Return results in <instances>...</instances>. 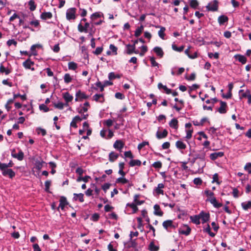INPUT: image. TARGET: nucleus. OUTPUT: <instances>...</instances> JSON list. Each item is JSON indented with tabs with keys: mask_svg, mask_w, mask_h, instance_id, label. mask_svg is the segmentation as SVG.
<instances>
[{
	"mask_svg": "<svg viewBox=\"0 0 251 251\" xmlns=\"http://www.w3.org/2000/svg\"><path fill=\"white\" fill-rule=\"evenodd\" d=\"M126 206L129 207L131 208L133 210V212H132L133 213H136L138 210V208L137 207V205H136V204L134 202L127 203L126 204Z\"/></svg>",
	"mask_w": 251,
	"mask_h": 251,
	"instance_id": "35",
	"label": "nucleus"
},
{
	"mask_svg": "<svg viewBox=\"0 0 251 251\" xmlns=\"http://www.w3.org/2000/svg\"><path fill=\"white\" fill-rule=\"evenodd\" d=\"M63 98L66 102V105H68L67 103L71 101L73 99V97L72 95H71L68 92L63 93Z\"/></svg>",
	"mask_w": 251,
	"mask_h": 251,
	"instance_id": "26",
	"label": "nucleus"
},
{
	"mask_svg": "<svg viewBox=\"0 0 251 251\" xmlns=\"http://www.w3.org/2000/svg\"><path fill=\"white\" fill-rule=\"evenodd\" d=\"M28 4L29 6V8L30 11H33L36 9V4L33 0H30L28 2Z\"/></svg>",
	"mask_w": 251,
	"mask_h": 251,
	"instance_id": "42",
	"label": "nucleus"
},
{
	"mask_svg": "<svg viewBox=\"0 0 251 251\" xmlns=\"http://www.w3.org/2000/svg\"><path fill=\"white\" fill-rule=\"evenodd\" d=\"M220 106L218 109L217 111L221 114H225L226 112V108L227 107L226 102L220 100Z\"/></svg>",
	"mask_w": 251,
	"mask_h": 251,
	"instance_id": "9",
	"label": "nucleus"
},
{
	"mask_svg": "<svg viewBox=\"0 0 251 251\" xmlns=\"http://www.w3.org/2000/svg\"><path fill=\"white\" fill-rule=\"evenodd\" d=\"M115 97L116 99L119 100H123L125 98V95L120 92H117L115 93Z\"/></svg>",
	"mask_w": 251,
	"mask_h": 251,
	"instance_id": "60",
	"label": "nucleus"
},
{
	"mask_svg": "<svg viewBox=\"0 0 251 251\" xmlns=\"http://www.w3.org/2000/svg\"><path fill=\"white\" fill-rule=\"evenodd\" d=\"M75 97H78L79 99L82 100L88 99L89 96L86 95L84 93L82 92L81 90H79L75 94Z\"/></svg>",
	"mask_w": 251,
	"mask_h": 251,
	"instance_id": "29",
	"label": "nucleus"
},
{
	"mask_svg": "<svg viewBox=\"0 0 251 251\" xmlns=\"http://www.w3.org/2000/svg\"><path fill=\"white\" fill-rule=\"evenodd\" d=\"M169 126L175 129H177L178 128V122L176 118H173L169 123Z\"/></svg>",
	"mask_w": 251,
	"mask_h": 251,
	"instance_id": "17",
	"label": "nucleus"
},
{
	"mask_svg": "<svg viewBox=\"0 0 251 251\" xmlns=\"http://www.w3.org/2000/svg\"><path fill=\"white\" fill-rule=\"evenodd\" d=\"M163 227L167 230L168 228H175L176 226L173 225V222L171 220H168L163 222L162 224Z\"/></svg>",
	"mask_w": 251,
	"mask_h": 251,
	"instance_id": "8",
	"label": "nucleus"
},
{
	"mask_svg": "<svg viewBox=\"0 0 251 251\" xmlns=\"http://www.w3.org/2000/svg\"><path fill=\"white\" fill-rule=\"evenodd\" d=\"M90 178H91V177L89 176H85L84 177H82V176H79L76 179V181L80 182L81 181H83L86 183V182H88L89 179Z\"/></svg>",
	"mask_w": 251,
	"mask_h": 251,
	"instance_id": "39",
	"label": "nucleus"
},
{
	"mask_svg": "<svg viewBox=\"0 0 251 251\" xmlns=\"http://www.w3.org/2000/svg\"><path fill=\"white\" fill-rule=\"evenodd\" d=\"M141 163V161L139 160L132 159L129 161V165L130 167H134L135 166H140Z\"/></svg>",
	"mask_w": 251,
	"mask_h": 251,
	"instance_id": "37",
	"label": "nucleus"
},
{
	"mask_svg": "<svg viewBox=\"0 0 251 251\" xmlns=\"http://www.w3.org/2000/svg\"><path fill=\"white\" fill-rule=\"evenodd\" d=\"M93 100L96 102H99L101 103H103L105 101L103 94H98L94 95L93 97Z\"/></svg>",
	"mask_w": 251,
	"mask_h": 251,
	"instance_id": "10",
	"label": "nucleus"
},
{
	"mask_svg": "<svg viewBox=\"0 0 251 251\" xmlns=\"http://www.w3.org/2000/svg\"><path fill=\"white\" fill-rule=\"evenodd\" d=\"M184 227L185 228V229H182L181 228L179 229L178 232L179 234H183L186 236H188L190 234L191 229V228L187 225H184Z\"/></svg>",
	"mask_w": 251,
	"mask_h": 251,
	"instance_id": "11",
	"label": "nucleus"
},
{
	"mask_svg": "<svg viewBox=\"0 0 251 251\" xmlns=\"http://www.w3.org/2000/svg\"><path fill=\"white\" fill-rule=\"evenodd\" d=\"M168 131L166 129H164L162 132H160L159 131H157L156 133V136L157 139H160L166 137L168 135Z\"/></svg>",
	"mask_w": 251,
	"mask_h": 251,
	"instance_id": "16",
	"label": "nucleus"
},
{
	"mask_svg": "<svg viewBox=\"0 0 251 251\" xmlns=\"http://www.w3.org/2000/svg\"><path fill=\"white\" fill-rule=\"evenodd\" d=\"M154 214L159 216H162L163 212L161 211L160 207L159 205L155 204L154 205Z\"/></svg>",
	"mask_w": 251,
	"mask_h": 251,
	"instance_id": "24",
	"label": "nucleus"
},
{
	"mask_svg": "<svg viewBox=\"0 0 251 251\" xmlns=\"http://www.w3.org/2000/svg\"><path fill=\"white\" fill-rule=\"evenodd\" d=\"M153 50L159 57L162 58L163 56L164 52L160 47H155L153 48Z\"/></svg>",
	"mask_w": 251,
	"mask_h": 251,
	"instance_id": "28",
	"label": "nucleus"
},
{
	"mask_svg": "<svg viewBox=\"0 0 251 251\" xmlns=\"http://www.w3.org/2000/svg\"><path fill=\"white\" fill-rule=\"evenodd\" d=\"M6 44L8 46H10L12 45H14L15 46H16L17 42L14 39H10L7 41Z\"/></svg>",
	"mask_w": 251,
	"mask_h": 251,
	"instance_id": "63",
	"label": "nucleus"
},
{
	"mask_svg": "<svg viewBox=\"0 0 251 251\" xmlns=\"http://www.w3.org/2000/svg\"><path fill=\"white\" fill-rule=\"evenodd\" d=\"M234 58L242 64H245L247 62L246 57L241 54H236L234 55Z\"/></svg>",
	"mask_w": 251,
	"mask_h": 251,
	"instance_id": "22",
	"label": "nucleus"
},
{
	"mask_svg": "<svg viewBox=\"0 0 251 251\" xmlns=\"http://www.w3.org/2000/svg\"><path fill=\"white\" fill-rule=\"evenodd\" d=\"M53 105L56 108L61 110L63 109L65 104L62 102L59 101L57 103L53 102Z\"/></svg>",
	"mask_w": 251,
	"mask_h": 251,
	"instance_id": "51",
	"label": "nucleus"
},
{
	"mask_svg": "<svg viewBox=\"0 0 251 251\" xmlns=\"http://www.w3.org/2000/svg\"><path fill=\"white\" fill-rule=\"evenodd\" d=\"M73 200L74 201H78L80 202H83L84 201V194L82 193H74V194Z\"/></svg>",
	"mask_w": 251,
	"mask_h": 251,
	"instance_id": "14",
	"label": "nucleus"
},
{
	"mask_svg": "<svg viewBox=\"0 0 251 251\" xmlns=\"http://www.w3.org/2000/svg\"><path fill=\"white\" fill-rule=\"evenodd\" d=\"M39 108L40 110H43L45 112H48L50 110L49 108H48L45 104H40Z\"/></svg>",
	"mask_w": 251,
	"mask_h": 251,
	"instance_id": "57",
	"label": "nucleus"
},
{
	"mask_svg": "<svg viewBox=\"0 0 251 251\" xmlns=\"http://www.w3.org/2000/svg\"><path fill=\"white\" fill-rule=\"evenodd\" d=\"M109 49L113 52L114 55L117 54V48L113 44H110Z\"/></svg>",
	"mask_w": 251,
	"mask_h": 251,
	"instance_id": "61",
	"label": "nucleus"
},
{
	"mask_svg": "<svg viewBox=\"0 0 251 251\" xmlns=\"http://www.w3.org/2000/svg\"><path fill=\"white\" fill-rule=\"evenodd\" d=\"M51 185L50 180H47L45 182V190L48 193H50V187Z\"/></svg>",
	"mask_w": 251,
	"mask_h": 251,
	"instance_id": "54",
	"label": "nucleus"
},
{
	"mask_svg": "<svg viewBox=\"0 0 251 251\" xmlns=\"http://www.w3.org/2000/svg\"><path fill=\"white\" fill-rule=\"evenodd\" d=\"M190 5L191 7L196 9L199 5V2L197 0H191L190 1Z\"/></svg>",
	"mask_w": 251,
	"mask_h": 251,
	"instance_id": "50",
	"label": "nucleus"
},
{
	"mask_svg": "<svg viewBox=\"0 0 251 251\" xmlns=\"http://www.w3.org/2000/svg\"><path fill=\"white\" fill-rule=\"evenodd\" d=\"M52 17V14L50 12H43L40 15V18L43 20L50 19Z\"/></svg>",
	"mask_w": 251,
	"mask_h": 251,
	"instance_id": "21",
	"label": "nucleus"
},
{
	"mask_svg": "<svg viewBox=\"0 0 251 251\" xmlns=\"http://www.w3.org/2000/svg\"><path fill=\"white\" fill-rule=\"evenodd\" d=\"M124 146V143L121 140H117L113 145V147L118 150H121Z\"/></svg>",
	"mask_w": 251,
	"mask_h": 251,
	"instance_id": "15",
	"label": "nucleus"
},
{
	"mask_svg": "<svg viewBox=\"0 0 251 251\" xmlns=\"http://www.w3.org/2000/svg\"><path fill=\"white\" fill-rule=\"evenodd\" d=\"M190 219L191 221L196 225H200V217L199 216V215H196L195 216H190Z\"/></svg>",
	"mask_w": 251,
	"mask_h": 251,
	"instance_id": "32",
	"label": "nucleus"
},
{
	"mask_svg": "<svg viewBox=\"0 0 251 251\" xmlns=\"http://www.w3.org/2000/svg\"><path fill=\"white\" fill-rule=\"evenodd\" d=\"M64 82L69 83L72 80V78L69 74H66L64 76Z\"/></svg>",
	"mask_w": 251,
	"mask_h": 251,
	"instance_id": "52",
	"label": "nucleus"
},
{
	"mask_svg": "<svg viewBox=\"0 0 251 251\" xmlns=\"http://www.w3.org/2000/svg\"><path fill=\"white\" fill-rule=\"evenodd\" d=\"M158 88L159 89H163L167 94L172 93V90L167 88L166 85H163L161 83L158 84Z\"/></svg>",
	"mask_w": 251,
	"mask_h": 251,
	"instance_id": "33",
	"label": "nucleus"
},
{
	"mask_svg": "<svg viewBox=\"0 0 251 251\" xmlns=\"http://www.w3.org/2000/svg\"><path fill=\"white\" fill-rule=\"evenodd\" d=\"M176 146L179 150H185L186 148V144L179 140L176 142Z\"/></svg>",
	"mask_w": 251,
	"mask_h": 251,
	"instance_id": "31",
	"label": "nucleus"
},
{
	"mask_svg": "<svg viewBox=\"0 0 251 251\" xmlns=\"http://www.w3.org/2000/svg\"><path fill=\"white\" fill-rule=\"evenodd\" d=\"M224 155V152L222 151L212 153L210 155V158L212 160H215L219 157H222Z\"/></svg>",
	"mask_w": 251,
	"mask_h": 251,
	"instance_id": "13",
	"label": "nucleus"
},
{
	"mask_svg": "<svg viewBox=\"0 0 251 251\" xmlns=\"http://www.w3.org/2000/svg\"><path fill=\"white\" fill-rule=\"evenodd\" d=\"M199 215L200 217V219H201L202 220V224H204L209 221L210 219V214L209 213H206L203 211H201Z\"/></svg>",
	"mask_w": 251,
	"mask_h": 251,
	"instance_id": "5",
	"label": "nucleus"
},
{
	"mask_svg": "<svg viewBox=\"0 0 251 251\" xmlns=\"http://www.w3.org/2000/svg\"><path fill=\"white\" fill-rule=\"evenodd\" d=\"M119 155L118 153L114 151H111L109 153L108 155V159L110 162H113L117 159Z\"/></svg>",
	"mask_w": 251,
	"mask_h": 251,
	"instance_id": "18",
	"label": "nucleus"
},
{
	"mask_svg": "<svg viewBox=\"0 0 251 251\" xmlns=\"http://www.w3.org/2000/svg\"><path fill=\"white\" fill-rule=\"evenodd\" d=\"M208 11H216L218 9V1L217 0H214L212 2L209 3L206 6Z\"/></svg>",
	"mask_w": 251,
	"mask_h": 251,
	"instance_id": "3",
	"label": "nucleus"
},
{
	"mask_svg": "<svg viewBox=\"0 0 251 251\" xmlns=\"http://www.w3.org/2000/svg\"><path fill=\"white\" fill-rule=\"evenodd\" d=\"M159 247L154 245L153 242H151L150 243L149 249L151 251H158L159 250Z\"/></svg>",
	"mask_w": 251,
	"mask_h": 251,
	"instance_id": "43",
	"label": "nucleus"
},
{
	"mask_svg": "<svg viewBox=\"0 0 251 251\" xmlns=\"http://www.w3.org/2000/svg\"><path fill=\"white\" fill-rule=\"evenodd\" d=\"M77 68V64L74 62H70L68 63V68L69 70H75Z\"/></svg>",
	"mask_w": 251,
	"mask_h": 251,
	"instance_id": "46",
	"label": "nucleus"
},
{
	"mask_svg": "<svg viewBox=\"0 0 251 251\" xmlns=\"http://www.w3.org/2000/svg\"><path fill=\"white\" fill-rule=\"evenodd\" d=\"M203 231L207 233L211 237H214L216 234L211 231V228L209 225H207V227L203 229Z\"/></svg>",
	"mask_w": 251,
	"mask_h": 251,
	"instance_id": "44",
	"label": "nucleus"
},
{
	"mask_svg": "<svg viewBox=\"0 0 251 251\" xmlns=\"http://www.w3.org/2000/svg\"><path fill=\"white\" fill-rule=\"evenodd\" d=\"M103 50V47H97L96 49V50L93 51V53L96 55H99L100 54Z\"/></svg>",
	"mask_w": 251,
	"mask_h": 251,
	"instance_id": "64",
	"label": "nucleus"
},
{
	"mask_svg": "<svg viewBox=\"0 0 251 251\" xmlns=\"http://www.w3.org/2000/svg\"><path fill=\"white\" fill-rule=\"evenodd\" d=\"M156 28H160V30L158 31V34L159 36L162 39H164L165 37V31L166 30L165 27L163 26H160L159 25H155Z\"/></svg>",
	"mask_w": 251,
	"mask_h": 251,
	"instance_id": "25",
	"label": "nucleus"
},
{
	"mask_svg": "<svg viewBox=\"0 0 251 251\" xmlns=\"http://www.w3.org/2000/svg\"><path fill=\"white\" fill-rule=\"evenodd\" d=\"M152 166L155 169H160L162 167V164L161 162H160V161H158L154 162L152 164Z\"/></svg>",
	"mask_w": 251,
	"mask_h": 251,
	"instance_id": "55",
	"label": "nucleus"
},
{
	"mask_svg": "<svg viewBox=\"0 0 251 251\" xmlns=\"http://www.w3.org/2000/svg\"><path fill=\"white\" fill-rule=\"evenodd\" d=\"M90 25V23L85 22L84 25L83 26L82 23H80L77 26V29L80 32H88V28Z\"/></svg>",
	"mask_w": 251,
	"mask_h": 251,
	"instance_id": "4",
	"label": "nucleus"
},
{
	"mask_svg": "<svg viewBox=\"0 0 251 251\" xmlns=\"http://www.w3.org/2000/svg\"><path fill=\"white\" fill-rule=\"evenodd\" d=\"M206 201H209L215 208H220L223 206L222 203L218 202L215 197H213L212 198H209L206 200Z\"/></svg>",
	"mask_w": 251,
	"mask_h": 251,
	"instance_id": "7",
	"label": "nucleus"
},
{
	"mask_svg": "<svg viewBox=\"0 0 251 251\" xmlns=\"http://www.w3.org/2000/svg\"><path fill=\"white\" fill-rule=\"evenodd\" d=\"M11 156L13 158H17L19 161H22L24 159V153L22 151L20 150L18 153H11Z\"/></svg>",
	"mask_w": 251,
	"mask_h": 251,
	"instance_id": "19",
	"label": "nucleus"
},
{
	"mask_svg": "<svg viewBox=\"0 0 251 251\" xmlns=\"http://www.w3.org/2000/svg\"><path fill=\"white\" fill-rule=\"evenodd\" d=\"M100 12H95L91 15L90 19L91 21L94 22L97 19L100 18Z\"/></svg>",
	"mask_w": 251,
	"mask_h": 251,
	"instance_id": "45",
	"label": "nucleus"
},
{
	"mask_svg": "<svg viewBox=\"0 0 251 251\" xmlns=\"http://www.w3.org/2000/svg\"><path fill=\"white\" fill-rule=\"evenodd\" d=\"M3 63L2 62L0 65V72L1 73H4L6 75H9L11 72V70L9 69H6L3 65Z\"/></svg>",
	"mask_w": 251,
	"mask_h": 251,
	"instance_id": "36",
	"label": "nucleus"
},
{
	"mask_svg": "<svg viewBox=\"0 0 251 251\" xmlns=\"http://www.w3.org/2000/svg\"><path fill=\"white\" fill-rule=\"evenodd\" d=\"M36 131L38 134H41L43 136H45L47 134L46 129L41 127H38L36 128Z\"/></svg>",
	"mask_w": 251,
	"mask_h": 251,
	"instance_id": "53",
	"label": "nucleus"
},
{
	"mask_svg": "<svg viewBox=\"0 0 251 251\" xmlns=\"http://www.w3.org/2000/svg\"><path fill=\"white\" fill-rule=\"evenodd\" d=\"M100 218V215L98 213H95L92 215L91 217V220L94 222H97L99 220Z\"/></svg>",
	"mask_w": 251,
	"mask_h": 251,
	"instance_id": "58",
	"label": "nucleus"
},
{
	"mask_svg": "<svg viewBox=\"0 0 251 251\" xmlns=\"http://www.w3.org/2000/svg\"><path fill=\"white\" fill-rule=\"evenodd\" d=\"M127 48V50L126 52L128 54H131L133 53L134 51V50L136 49V47L134 45H131L130 44H128L126 46Z\"/></svg>",
	"mask_w": 251,
	"mask_h": 251,
	"instance_id": "34",
	"label": "nucleus"
},
{
	"mask_svg": "<svg viewBox=\"0 0 251 251\" xmlns=\"http://www.w3.org/2000/svg\"><path fill=\"white\" fill-rule=\"evenodd\" d=\"M150 61L152 67H157L158 68L159 67V64L155 61V58L154 57H151L150 58Z\"/></svg>",
	"mask_w": 251,
	"mask_h": 251,
	"instance_id": "56",
	"label": "nucleus"
},
{
	"mask_svg": "<svg viewBox=\"0 0 251 251\" xmlns=\"http://www.w3.org/2000/svg\"><path fill=\"white\" fill-rule=\"evenodd\" d=\"M0 171L3 176H8L10 178H13L15 176V173L12 169L1 165H0Z\"/></svg>",
	"mask_w": 251,
	"mask_h": 251,
	"instance_id": "1",
	"label": "nucleus"
},
{
	"mask_svg": "<svg viewBox=\"0 0 251 251\" xmlns=\"http://www.w3.org/2000/svg\"><path fill=\"white\" fill-rule=\"evenodd\" d=\"M76 8H71L66 12V18L68 20H74L76 18L75 16Z\"/></svg>",
	"mask_w": 251,
	"mask_h": 251,
	"instance_id": "2",
	"label": "nucleus"
},
{
	"mask_svg": "<svg viewBox=\"0 0 251 251\" xmlns=\"http://www.w3.org/2000/svg\"><path fill=\"white\" fill-rule=\"evenodd\" d=\"M228 18L226 15H221L218 17V22L220 25H224L227 22Z\"/></svg>",
	"mask_w": 251,
	"mask_h": 251,
	"instance_id": "20",
	"label": "nucleus"
},
{
	"mask_svg": "<svg viewBox=\"0 0 251 251\" xmlns=\"http://www.w3.org/2000/svg\"><path fill=\"white\" fill-rule=\"evenodd\" d=\"M241 206L244 210H248L249 209L251 208V201H248L247 203H241Z\"/></svg>",
	"mask_w": 251,
	"mask_h": 251,
	"instance_id": "38",
	"label": "nucleus"
},
{
	"mask_svg": "<svg viewBox=\"0 0 251 251\" xmlns=\"http://www.w3.org/2000/svg\"><path fill=\"white\" fill-rule=\"evenodd\" d=\"M34 64L33 61H32L30 58H28L23 63V66L26 69H29L30 68L32 65Z\"/></svg>",
	"mask_w": 251,
	"mask_h": 251,
	"instance_id": "23",
	"label": "nucleus"
},
{
	"mask_svg": "<svg viewBox=\"0 0 251 251\" xmlns=\"http://www.w3.org/2000/svg\"><path fill=\"white\" fill-rule=\"evenodd\" d=\"M116 183H121L122 184H126V183H127V182H128V180H127V179H126L125 177H123V176L121 177L118 178L116 180Z\"/></svg>",
	"mask_w": 251,
	"mask_h": 251,
	"instance_id": "49",
	"label": "nucleus"
},
{
	"mask_svg": "<svg viewBox=\"0 0 251 251\" xmlns=\"http://www.w3.org/2000/svg\"><path fill=\"white\" fill-rule=\"evenodd\" d=\"M44 164H46V162L43 160L40 161L37 159L35 161L34 167L33 168L37 170L38 171H40L43 167Z\"/></svg>",
	"mask_w": 251,
	"mask_h": 251,
	"instance_id": "12",
	"label": "nucleus"
},
{
	"mask_svg": "<svg viewBox=\"0 0 251 251\" xmlns=\"http://www.w3.org/2000/svg\"><path fill=\"white\" fill-rule=\"evenodd\" d=\"M172 49L173 50H175V51H178V52H181L183 50H184V46H181L179 47H177L175 44H173L172 45Z\"/></svg>",
	"mask_w": 251,
	"mask_h": 251,
	"instance_id": "48",
	"label": "nucleus"
},
{
	"mask_svg": "<svg viewBox=\"0 0 251 251\" xmlns=\"http://www.w3.org/2000/svg\"><path fill=\"white\" fill-rule=\"evenodd\" d=\"M141 51L139 53V54L140 56H144L145 53L148 50V48L146 46H142L141 47Z\"/></svg>",
	"mask_w": 251,
	"mask_h": 251,
	"instance_id": "59",
	"label": "nucleus"
},
{
	"mask_svg": "<svg viewBox=\"0 0 251 251\" xmlns=\"http://www.w3.org/2000/svg\"><path fill=\"white\" fill-rule=\"evenodd\" d=\"M143 29L144 26L143 25H141L139 27H138L135 31L134 36L136 37H138L142 33Z\"/></svg>",
	"mask_w": 251,
	"mask_h": 251,
	"instance_id": "40",
	"label": "nucleus"
},
{
	"mask_svg": "<svg viewBox=\"0 0 251 251\" xmlns=\"http://www.w3.org/2000/svg\"><path fill=\"white\" fill-rule=\"evenodd\" d=\"M41 46L39 44H35L31 46L30 47V50L32 51V53L29 54V56H31L32 55H36L37 54V51L36 50V49L37 48H40Z\"/></svg>",
	"mask_w": 251,
	"mask_h": 251,
	"instance_id": "30",
	"label": "nucleus"
},
{
	"mask_svg": "<svg viewBox=\"0 0 251 251\" xmlns=\"http://www.w3.org/2000/svg\"><path fill=\"white\" fill-rule=\"evenodd\" d=\"M137 245V243L136 242L135 240H132L130 238V241L128 242L126 248H136Z\"/></svg>",
	"mask_w": 251,
	"mask_h": 251,
	"instance_id": "41",
	"label": "nucleus"
},
{
	"mask_svg": "<svg viewBox=\"0 0 251 251\" xmlns=\"http://www.w3.org/2000/svg\"><path fill=\"white\" fill-rule=\"evenodd\" d=\"M205 153H203L202 154H198L195 155V157H194L191 160L192 163H193V164L195 162V161H196V160H198V159H200L202 161H204L205 160Z\"/></svg>",
	"mask_w": 251,
	"mask_h": 251,
	"instance_id": "27",
	"label": "nucleus"
},
{
	"mask_svg": "<svg viewBox=\"0 0 251 251\" xmlns=\"http://www.w3.org/2000/svg\"><path fill=\"white\" fill-rule=\"evenodd\" d=\"M59 202H60L59 205L57 208V210L58 211H59L60 208L62 210H63L64 209L65 206L69 204L68 202L67 201L66 198L64 196H61L60 197Z\"/></svg>",
	"mask_w": 251,
	"mask_h": 251,
	"instance_id": "6",
	"label": "nucleus"
},
{
	"mask_svg": "<svg viewBox=\"0 0 251 251\" xmlns=\"http://www.w3.org/2000/svg\"><path fill=\"white\" fill-rule=\"evenodd\" d=\"M121 75L119 74L115 75L114 72H111L108 74V78L109 80H112L115 78H119Z\"/></svg>",
	"mask_w": 251,
	"mask_h": 251,
	"instance_id": "47",
	"label": "nucleus"
},
{
	"mask_svg": "<svg viewBox=\"0 0 251 251\" xmlns=\"http://www.w3.org/2000/svg\"><path fill=\"white\" fill-rule=\"evenodd\" d=\"M244 169L251 174V163H247L244 167Z\"/></svg>",
	"mask_w": 251,
	"mask_h": 251,
	"instance_id": "62",
	"label": "nucleus"
}]
</instances>
